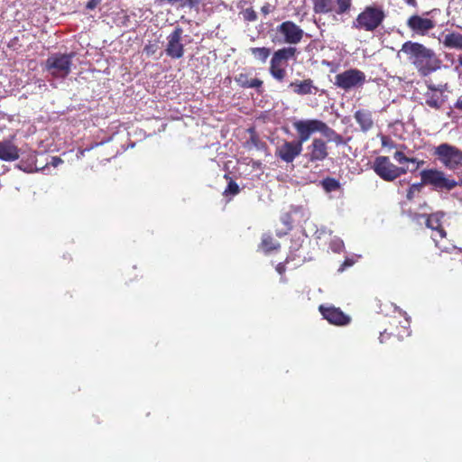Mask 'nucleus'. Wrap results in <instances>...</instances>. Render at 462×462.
I'll use <instances>...</instances> for the list:
<instances>
[{
  "mask_svg": "<svg viewBox=\"0 0 462 462\" xmlns=\"http://www.w3.org/2000/svg\"><path fill=\"white\" fill-rule=\"evenodd\" d=\"M354 118L362 132L366 133L374 128L373 113L370 110L358 109L355 112Z\"/></svg>",
  "mask_w": 462,
  "mask_h": 462,
  "instance_id": "nucleus-19",
  "label": "nucleus"
},
{
  "mask_svg": "<svg viewBox=\"0 0 462 462\" xmlns=\"http://www.w3.org/2000/svg\"><path fill=\"white\" fill-rule=\"evenodd\" d=\"M281 281L284 282H286V279H285V278H283V277H282V278H281Z\"/></svg>",
  "mask_w": 462,
  "mask_h": 462,
  "instance_id": "nucleus-49",
  "label": "nucleus"
},
{
  "mask_svg": "<svg viewBox=\"0 0 462 462\" xmlns=\"http://www.w3.org/2000/svg\"><path fill=\"white\" fill-rule=\"evenodd\" d=\"M457 61H458L459 66H462V57H459Z\"/></svg>",
  "mask_w": 462,
  "mask_h": 462,
  "instance_id": "nucleus-45",
  "label": "nucleus"
},
{
  "mask_svg": "<svg viewBox=\"0 0 462 462\" xmlns=\"http://www.w3.org/2000/svg\"><path fill=\"white\" fill-rule=\"evenodd\" d=\"M285 233L277 232V236H280V237L282 236Z\"/></svg>",
  "mask_w": 462,
  "mask_h": 462,
  "instance_id": "nucleus-46",
  "label": "nucleus"
},
{
  "mask_svg": "<svg viewBox=\"0 0 462 462\" xmlns=\"http://www.w3.org/2000/svg\"><path fill=\"white\" fill-rule=\"evenodd\" d=\"M183 30L177 26L167 37L165 53L171 59H180L184 55V45L181 43Z\"/></svg>",
  "mask_w": 462,
  "mask_h": 462,
  "instance_id": "nucleus-13",
  "label": "nucleus"
},
{
  "mask_svg": "<svg viewBox=\"0 0 462 462\" xmlns=\"http://www.w3.org/2000/svg\"><path fill=\"white\" fill-rule=\"evenodd\" d=\"M290 261H291V258H290L289 256H287L284 262H282V263H279L276 265L275 270H276V272H277L280 275L283 276V274H284V273H285V272H286V264H287L288 263H290Z\"/></svg>",
  "mask_w": 462,
  "mask_h": 462,
  "instance_id": "nucleus-32",
  "label": "nucleus"
},
{
  "mask_svg": "<svg viewBox=\"0 0 462 462\" xmlns=\"http://www.w3.org/2000/svg\"><path fill=\"white\" fill-rule=\"evenodd\" d=\"M289 88L292 89L294 94L299 96L316 94L319 91L318 87L314 85L311 79L292 81L289 84Z\"/></svg>",
  "mask_w": 462,
  "mask_h": 462,
  "instance_id": "nucleus-17",
  "label": "nucleus"
},
{
  "mask_svg": "<svg viewBox=\"0 0 462 462\" xmlns=\"http://www.w3.org/2000/svg\"><path fill=\"white\" fill-rule=\"evenodd\" d=\"M303 144L299 141H284L275 149V156L282 162L291 163L301 152Z\"/></svg>",
  "mask_w": 462,
  "mask_h": 462,
  "instance_id": "nucleus-14",
  "label": "nucleus"
},
{
  "mask_svg": "<svg viewBox=\"0 0 462 462\" xmlns=\"http://www.w3.org/2000/svg\"><path fill=\"white\" fill-rule=\"evenodd\" d=\"M385 17L386 14L382 5H367L353 21L352 27L358 31L374 32L383 24Z\"/></svg>",
  "mask_w": 462,
  "mask_h": 462,
  "instance_id": "nucleus-4",
  "label": "nucleus"
},
{
  "mask_svg": "<svg viewBox=\"0 0 462 462\" xmlns=\"http://www.w3.org/2000/svg\"><path fill=\"white\" fill-rule=\"evenodd\" d=\"M432 154L445 169L462 172V150L458 147L442 143L434 148Z\"/></svg>",
  "mask_w": 462,
  "mask_h": 462,
  "instance_id": "nucleus-6",
  "label": "nucleus"
},
{
  "mask_svg": "<svg viewBox=\"0 0 462 462\" xmlns=\"http://www.w3.org/2000/svg\"><path fill=\"white\" fill-rule=\"evenodd\" d=\"M456 183H457V186H462V178L460 179L459 181L456 180Z\"/></svg>",
  "mask_w": 462,
  "mask_h": 462,
  "instance_id": "nucleus-44",
  "label": "nucleus"
},
{
  "mask_svg": "<svg viewBox=\"0 0 462 462\" xmlns=\"http://www.w3.org/2000/svg\"><path fill=\"white\" fill-rule=\"evenodd\" d=\"M180 4L182 6H186L189 9H197L201 4V0H183Z\"/></svg>",
  "mask_w": 462,
  "mask_h": 462,
  "instance_id": "nucleus-31",
  "label": "nucleus"
},
{
  "mask_svg": "<svg viewBox=\"0 0 462 462\" xmlns=\"http://www.w3.org/2000/svg\"><path fill=\"white\" fill-rule=\"evenodd\" d=\"M144 51H146L147 54L152 53V49H150L149 46H145Z\"/></svg>",
  "mask_w": 462,
  "mask_h": 462,
  "instance_id": "nucleus-43",
  "label": "nucleus"
},
{
  "mask_svg": "<svg viewBox=\"0 0 462 462\" xmlns=\"http://www.w3.org/2000/svg\"><path fill=\"white\" fill-rule=\"evenodd\" d=\"M433 240L436 242V245H438V241L436 237H433Z\"/></svg>",
  "mask_w": 462,
  "mask_h": 462,
  "instance_id": "nucleus-48",
  "label": "nucleus"
},
{
  "mask_svg": "<svg viewBox=\"0 0 462 462\" xmlns=\"http://www.w3.org/2000/svg\"><path fill=\"white\" fill-rule=\"evenodd\" d=\"M420 182L411 184L406 193L409 201L413 200L416 194L420 193L423 185L432 186L437 191H450L457 187L456 180L438 169H425L420 173Z\"/></svg>",
  "mask_w": 462,
  "mask_h": 462,
  "instance_id": "nucleus-3",
  "label": "nucleus"
},
{
  "mask_svg": "<svg viewBox=\"0 0 462 462\" xmlns=\"http://www.w3.org/2000/svg\"><path fill=\"white\" fill-rule=\"evenodd\" d=\"M406 25L414 33L424 36L435 28L436 23L432 19L413 14L408 18Z\"/></svg>",
  "mask_w": 462,
  "mask_h": 462,
  "instance_id": "nucleus-16",
  "label": "nucleus"
},
{
  "mask_svg": "<svg viewBox=\"0 0 462 462\" xmlns=\"http://www.w3.org/2000/svg\"><path fill=\"white\" fill-rule=\"evenodd\" d=\"M20 157L19 148L11 141L0 142V160L5 162H14Z\"/></svg>",
  "mask_w": 462,
  "mask_h": 462,
  "instance_id": "nucleus-18",
  "label": "nucleus"
},
{
  "mask_svg": "<svg viewBox=\"0 0 462 462\" xmlns=\"http://www.w3.org/2000/svg\"><path fill=\"white\" fill-rule=\"evenodd\" d=\"M319 310L325 319L330 324L336 326H346L350 323L351 319L348 315L345 314L339 308L335 306L320 305Z\"/></svg>",
  "mask_w": 462,
  "mask_h": 462,
  "instance_id": "nucleus-15",
  "label": "nucleus"
},
{
  "mask_svg": "<svg viewBox=\"0 0 462 462\" xmlns=\"http://www.w3.org/2000/svg\"><path fill=\"white\" fill-rule=\"evenodd\" d=\"M298 54L297 48L287 46L275 51L270 60L269 72L278 82H283L287 78L286 68L291 60H295Z\"/></svg>",
  "mask_w": 462,
  "mask_h": 462,
  "instance_id": "nucleus-5",
  "label": "nucleus"
},
{
  "mask_svg": "<svg viewBox=\"0 0 462 462\" xmlns=\"http://www.w3.org/2000/svg\"><path fill=\"white\" fill-rule=\"evenodd\" d=\"M372 168L385 181H393L408 171L407 168L393 164L387 156L376 157Z\"/></svg>",
  "mask_w": 462,
  "mask_h": 462,
  "instance_id": "nucleus-9",
  "label": "nucleus"
},
{
  "mask_svg": "<svg viewBox=\"0 0 462 462\" xmlns=\"http://www.w3.org/2000/svg\"><path fill=\"white\" fill-rule=\"evenodd\" d=\"M100 2H101V0H88L86 5V8L89 9V10H93L100 4Z\"/></svg>",
  "mask_w": 462,
  "mask_h": 462,
  "instance_id": "nucleus-36",
  "label": "nucleus"
},
{
  "mask_svg": "<svg viewBox=\"0 0 462 462\" xmlns=\"http://www.w3.org/2000/svg\"><path fill=\"white\" fill-rule=\"evenodd\" d=\"M429 90L424 94L425 104L434 109H439L443 101L440 99L441 89L437 88L434 85H428Z\"/></svg>",
  "mask_w": 462,
  "mask_h": 462,
  "instance_id": "nucleus-21",
  "label": "nucleus"
},
{
  "mask_svg": "<svg viewBox=\"0 0 462 462\" xmlns=\"http://www.w3.org/2000/svg\"><path fill=\"white\" fill-rule=\"evenodd\" d=\"M443 45L449 49L462 50V34L455 32L446 34Z\"/></svg>",
  "mask_w": 462,
  "mask_h": 462,
  "instance_id": "nucleus-22",
  "label": "nucleus"
},
{
  "mask_svg": "<svg viewBox=\"0 0 462 462\" xmlns=\"http://www.w3.org/2000/svg\"><path fill=\"white\" fill-rule=\"evenodd\" d=\"M381 143L383 146H393V143L390 140V138L386 135H381Z\"/></svg>",
  "mask_w": 462,
  "mask_h": 462,
  "instance_id": "nucleus-37",
  "label": "nucleus"
},
{
  "mask_svg": "<svg viewBox=\"0 0 462 462\" xmlns=\"http://www.w3.org/2000/svg\"><path fill=\"white\" fill-rule=\"evenodd\" d=\"M74 52L53 53L50 55L44 63V69L53 78L65 79L71 72Z\"/></svg>",
  "mask_w": 462,
  "mask_h": 462,
  "instance_id": "nucleus-7",
  "label": "nucleus"
},
{
  "mask_svg": "<svg viewBox=\"0 0 462 462\" xmlns=\"http://www.w3.org/2000/svg\"><path fill=\"white\" fill-rule=\"evenodd\" d=\"M329 155L328 140L325 141L320 137H314L310 143L307 145L304 158L307 162L317 164L324 162Z\"/></svg>",
  "mask_w": 462,
  "mask_h": 462,
  "instance_id": "nucleus-11",
  "label": "nucleus"
},
{
  "mask_svg": "<svg viewBox=\"0 0 462 462\" xmlns=\"http://www.w3.org/2000/svg\"><path fill=\"white\" fill-rule=\"evenodd\" d=\"M414 160H415V162L413 163L416 164V167L413 170H411V171H414L418 170L420 167H421L425 163V162L422 160H419L417 158H414Z\"/></svg>",
  "mask_w": 462,
  "mask_h": 462,
  "instance_id": "nucleus-40",
  "label": "nucleus"
},
{
  "mask_svg": "<svg viewBox=\"0 0 462 462\" xmlns=\"http://www.w3.org/2000/svg\"><path fill=\"white\" fill-rule=\"evenodd\" d=\"M350 264H351L350 263H348L347 261H346V262L344 263L343 266L350 265Z\"/></svg>",
  "mask_w": 462,
  "mask_h": 462,
  "instance_id": "nucleus-47",
  "label": "nucleus"
},
{
  "mask_svg": "<svg viewBox=\"0 0 462 462\" xmlns=\"http://www.w3.org/2000/svg\"><path fill=\"white\" fill-rule=\"evenodd\" d=\"M183 0H155V3L158 5H175L176 4L181 3Z\"/></svg>",
  "mask_w": 462,
  "mask_h": 462,
  "instance_id": "nucleus-33",
  "label": "nucleus"
},
{
  "mask_svg": "<svg viewBox=\"0 0 462 462\" xmlns=\"http://www.w3.org/2000/svg\"><path fill=\"white\" fill-rule=\"evenodd\" d=\"M321 186L326 192L336 191L340 189L339 180L335 178L327 177L321 180Z\"/></svg>",
  "mask_w": 462,
  "mask_h": 462,
  "instance_id": "nucleus-27",
  "label": "nucleus"
},
{
  "mask_svg": "<svg viewBox=\"0 0 462 462\" xmlns=\"http://www.w3.org/2000/svg\"><path fill=\"white\" fill-rule=\"evenodd\" d=\"M313 10L316 14H329L333 13L334 2L333 0H312Z\"/></svg>",
  "mask_w": 462,
  "mask_h": 462,
  "instance_id": "nucleus-23",
  "label": "nucleus"
},
{
  "mask_svg": "<svg viewBox=\"0 0 462 462\" xmlns=\"http://www.w3.org/2000/svg\"><path fill=\"white\" fill-rule=\"evenodd\" d=\"M401 51L417 69L420 75L426 77L439 68V60L435 52L420 42H405Z\"/></svg>",
  "mask_w": 462,
  "mask_h": 462,
  "instance_id": "nucleus-1",
  "label": "nucleus"
},
{
  "mask_svg": "<svg viewBox=\"0 0 462 462\" xmlns=\"http://www.w3.org/2000/svg\"><path fill=\"white\" fill-rule=\"evenodd\" d=\"M260 247L263 249V251L268 254L272 251L278 250L281 247V245L270 235H263Z\"/></svg>",
  "mask_w": 462,
  "mask_h": 462,
  "instance_id": "nucleus-24",
  "label": "nucleus"
},
{
  "mask_svg": "<svg viewBox=\"0 0 462 462\" xmlns=\"http://www.w3.org/2000/svg\"><path fill=\"white\" fill-rule=\"evenodd\" d=\"M254 58L262 63H265L271 54V49L267 47H253L250 49Z\"/></svg>",
  "mask_w": 462,
  "mask_h": 462,
  "instance_id": "nucleus-26",
  "label": "nucleus"
},
{
  "mask_svg": "<svg viewBox=\"0 0 462 462\" xmlns=\"http://www.w3.org/2000/svg\"><path fill=\"white\" fill-rule=\"evenodd\" d=\"M275 32L279 41L290 46L300 43L304 36V31L292 21L282 22L276 26Z\"/></svg>",
  "mask_w": 462,
  "mask_h": 462,
  "instance_id": "nucleus-10",
  "label": "nucleus"
},
{
  "mask_svg": "<svg viewBox=\"0 0 462 462\" xmlns=\"http://www.w3.org/2000/svg\"><path fill=\"white\" fill-rule=\"evenodd\" d=\"M225 178L229 179V182L227 184V187L224 190L223 194L225 196H229V195L235 196V195L238 194L240 191L238 184L235 180H233L231 178H229L226 174L225 175Z\"/></svg>",
  "mask_w": 462,
  "mask_h": 462,
  "instance_id": "nucleus-28",
  "label": "nucleus"
},
{
  "mask_svg": "<svg viewBox=\"0 0 462 462\" xmlns=\"http://www.w3.org/2000/svg\"><path fill=\"white\" fill-rule=\"evenodd\" d=\"M273 7L269 4V3H266L264 5L262 6L261 8V12L264 14V15H267L269 14L271 12H273Z\"/></svg>",
  "mask_w": 462,
  "mask_h": 462,
  "instance_id": "nucleus-38",
  "label": "nucleus"
},
{
  "mask_svg": "<svg viewBox=\"0 0 462 462\" xmlns=\"http://www.w3.org/2000/svg\"><path fill=\"white\" fill-rule=\"evenodd\" d=\"M460 77H461V79H462V73L460 74Z\"/></svg>",
  "mask_w": 462,
  "mask_h": 462,
  "instance_id": "nucleus-52",
  "label": "nucleus"
},
{
  "mask_svg": "<svg viewBox=\"0 0 462 462\" xmlns=\"http://www.w3.org/2000/svg\"><path fill=\"white\" fill-rule=\"evenodd\" d=\"M90 149H93V146H90V148H88L87 150H88V151H90Z\"/></svg>",
  "mask_w": 462,
  "mask_h": 462,
  "instance_id": "nucleus-51",
  "label": "nucleus"
},
{
  "mask_svg": "<svg viewBox=\"0 0 462 462\" xmlns=\"http://www.w3.org/2000/svg\"><path fill=\"white\" fill-rule=\"evenodd\" d=\"M282 220L284 223V225L287 226L288 230L291 229V217L290 213H286L282 217Z\"/></svg>",
  "mask_w": 462,
  "mask_h": 462,
  "instance_id": "nucleus-34",
  "label": "nucleus"
},
{
  "mask_svg": "<svg viewBox=\"0 0 462 462\" xmlns=\"http://www.w3.org/2000/svg\"><path fill=\"white\" fill-rule=\"evenodd\" d=\"M52 166L57 167L59 164L62 163V160L58 156L51 157V161L50 162Z\"/></svg>",
  "mask_w": 462,
  "mask_h": 462,
  "instance_id": "nucleus-39",
  "label": "nucleus"
},
{
  "mask_svg": "<svg viewBox=\"0 0 462 462\" xmlns=\"http://www.w3.org/2000/svg\"><path fill=\"white\" fill-rule=\"evenodd\" d=\"M405 2H406L409 5H412V6H416V5H417L416 0H405Z\"/></svg>",
  "mask_w": 462,
  "mask_h": 462,
  "instance_id": "nucleus-42",
  "label": "nucleus"
},
{
  "mask_svg": "<svg viewBox=\"0 0 462 462\" xmlns=\"http://www.w3.org/2000/svg\"><path fill=\"white\" fill-rule=\"evenodd\" d=\"M392 336H394L393 332H387L385 329L383 332L380 334L379 339L381 343H384L387 339H389Z\"/></svg>",
  "mask_w": 462,
  "mask_h": 462,
  "instance_id": "nucleus-35",
  "label": "nucleus"
},
{
  "mask_svg": "<svg viewBox=\"0 0 462 462\" xmlns=\"http://www.w3.org/2000/svg\"><path fill=\"white\" fill-rule=\"evenodd\" d=\"M393 158L400 163L403 164L406 162H414L415 160L413 157H408L406 156L402 152L397 151L393 154Z\"/></svg>",
  "mask_w": 462,
  "mask_h": 462,
  "instance_id": "nucleus-30",
  "label": "nucleus"
},
{
  "mask_svg": "<svg viewBox=\"0 0 462 462\" xmlns=\"http://www.w3.org/2000/svg\"><path fill=\"white\" fill-rule=\"evenodd\" d=\"M366 81L365 72L358 69H348L335 76L334 85L345 92L362 88Z\"/></svg>",
  "mask_w": 462,
  "mask_h": 462,
  "instance_id": "nucleus-8",
  "label": "nucleus"
},
{
  "mask_svg": "<svg viewBox=\"0 0 462 462\" xmlns=\"http://www.w3.org/2000/svg\"><path fill=\"white\" fill-rule=\"evenodd\" d=\"M236 82L244 88H255L259 94L263 93V80L260 79H250L247 73H240L235 78Z\"/></svg>",
  "mask_w": 462,
  "mask_h": 462,
  "instance_id": "nucleus-20",
  "label": "nucleus"
},
{
  "mask_svg": "<svg viewBox=\"0 0 462 462\" xmlns=\"http://www.w3.org/2000/svg\"><path fill=\"white\" fill-rule=\"evenodd\" d=\"M90 149H93V146H90V148H88L87 150H88V151H90Z\"/></svg>",
  "mask_w": 462,
  "mask_h": 462,
  "instance_id": "nucleus-50",
  "label": "nucleus"
},
{
  "mask_svg": "<svg viewBox=\"0 0 462 462\" xmlns=\"http://www.w3.org/2000/svg\"><path fill=\"white\" fill-rule=\"evenodd\" d=\"M445 214L442 211H437L430 214L413 213L411 219L416 222H420V219L425 220V226L436 231L439 238H444L447 236V232L442 226V220Z\"/></svg>",
  "mask_w": 462,
  "mask_h": 462,
  "instance_id": "nucleus-12",
  "label": "nucleus"
},
{
  "mask_svg": "<svg viewBox=\"0 0 462 462\" xmlns=\"http://www.w3.org/2000/svg\"><path fill=\"white\" fill-rule=\"evenodd\" d=\"M352 1L353 0H333V13H335L337 15L348 14L353 6Z\"/></svg>",
  "mask_w": 462,
  "mask_h": 462,
  "instance_id": "nucleus-25",
  "label": "nucleus"
},
{
  "mask_svg": "<svg viewBox=\"0 0 462 462\" xmlns=\"http://www.w3.org/2000/svg\"><path fill=\"white\" fill-rule=\"evenodd\" d=\"M292 126L298 134L296 140L301 144L307 142L310 136L317 132L321 133L328 142H332L337 146L346 144L344 137L321 120H297L292 123Z\"/></svg>",
  "mask_w": 462,
  "mask_h": 462,
  "instance_id": "nucleus-2",
  "label": "nucleus"
},
{
  "mask_svg": "<svg viewBox=\"0 0 462 462\" xmlns=\"http://www.w3.org/2000/svg\"><path fill=\"white\" fill-rule=\"evenodd\" d=\"M455 108H457V110H460L462 111V98H458L455 105H454Z\"/></svg>",
  "mask_w": 462,
  "mask_h": 462,
  "instance_id": "nucleus-41",
  "label": "nucleus"
},
{
  "mask_svg": "<svg viewBox=\"0 0 462 462\" xmlns=\"http://www.w3.org/2000/svg\"><path fill=\"white\" fill-rule=\"evenodd\" d=\"M241 14L245 22H255L257 20V14L252 7L245 9L241 12Z\"/></svg>",
  "mask_w": 462,
  "mask_h": 462,
  "instance_id": "nucleus-29",
  "label": "nucleus"
}]
</instances>
